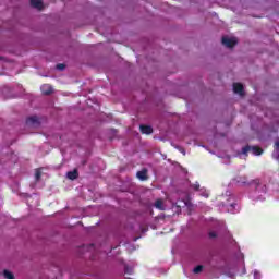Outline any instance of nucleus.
<instances>
[{
  "instance_id": "13",
  "label": "nucleus",
  "mask_w": 279,
  "mask_h": 279,
  "mask_svg": "<svg viewBox=\"0 0 279 279\" xmlns=\"http://www.w3.org/2000/svg\"><path fill=\"white\" fill-rule=\"evenodd\" d=\"M43 178V172L40 170L35 171V180L38 182Z\"/></svg>"
},
{
  "instance_id": "3",
  "label": "nucleus",
  "mask_w": 279,
  "mask_h": 279,
  "mask_svg": "<svg viewBox=\"0 0 279 279\" xmlns=\"http://www.w3.org/2000/svg\"><path fill=\"white\" fill-rule=\"evenodd\" d=\"M221 43H222V45H225V47L232 49V47H234L238 41L235 38L222 37Z\"/></svg>"
},
{
  "instance_id": "4",
  "label": "nucleus",
  "mask_w": 279,
  "mask_h": 279,
  "mask_svg": "<svg viewBox=\"0 0 279 279\" xmlns=\"http://www.w3.org/2000/svg\"><path fill=\"white\" fill-rule=\"evenodd\" d=\"M233 92L236 95H241L242 97H243V95H245L243 84H241V83H233Z\"/></svg>"
},
{
  "instance_id": "5",
  "label": "nucleus",
  "mask_w": 279,
  "mask_h": 279,
  "mask_svg": "<svg viewBox=\"0 0 279 279\" xmlns=\"http://www.w3.org/2000/svg\"><path fill=\"white\" fill-rule=\"evenodd\" d=\"M140 131L142 134H148V135L154 134V129L149 125H144V124L140 125Z\"/></svg>"
},
{
  "instance_id": "14",
  "label": "nucleus",
  "mask_w": 279,
  "mask_h": 279,
  "mask_svg": "<svg viewBox=\"0 0 279 279\" xmlns=\"http://www.w3.org/2000/svg\"><path fill=\"white\" fill-rule=\"evenodd\" d=\"M204 270V266L198 265L194 268V274H202V271Z\"/></svg>"
},
{
  "instance_id": "16",
  "label": "nucleus",
  "mask_w": 279,
  "mask_h": 279,
  "mask_svg": "<svg viewBox=\"0 0 279 279\" xmlns=\"http://www.w3.org/2000/svg\"><path fill=\"white\" fill-rule=\"evenodd\" d=\"M208 236H209V239H217V232L210 231V232L208 233Z\"/></svg>"
},
{
  "instance_id": "12",
  "label": "nucleus",
  "mask_w": 279,
  "mask_h": 279,
  "mask_svg": "<svg viewBox=\"0 0 279 279\" xmlns=\"http://www.w3.org/2000/svg\"><path fill=\"white\" fill-rule=\"evenodd\" d=\"M3 276L5 279H14V274L10 272L9 270H4Z\"/></svg>"
},
{
  "instance_id": "11",
  "label": "nucleus",
  "mask_w": 279,
  "mask_h": 279,
  "mask_svg": "<svg viewBox=\"0 0 279 279\" xmlns=\"http://www.w3.org/2000/svg\"><path fill=\"white\" fill-rule=\"evenodd\" d=\"M155 208H157L158 210H165V203L162 202V199H157L155 202Z\"/></svg>"
},
{
  "instance_id": "9",
  "label": "nucleus",
  "mask_w": 279,
  "mask_h": 279,
  "mask_svg": "<svg viewBox=\"0 0 279 279\" xmlns=\"http://www.w3.org/2000/svg\"><path fill=\"white\" fill-rule=\"evenodd\" d=\"M31 5L36 10H43V0H31Z\"/></svg>"
},
{
  "instance_id": "17",
  "label": "nucleus",
  "mask_w": 279,
  "mask_h": 279,
  "mask_svg": "<svg viewBox=\"0 0 279 279\" xmlns=\"http://www.w3.org/2000/svg\"><path fill=\"white\" fill-rule=\"evenodd\" d=\"M192 187L194 189V191H199V184L197 182L192 184Z\"/></svg>"
},
{
  "instance_id": "20",
  "label": "nucleus",
  "mask_w": 279,
  "mask_h": 279,
  "mask_svg": "<svg viewBox=\"0 0 279 279\" xmlns=\"http://www.w3.org/2000/svg\"><path fill=\"white\" fill-rule=\"evenodd\" d=\"M202 195H203V197H207V198L209 197L207 192H204Z\"/></svg>"
},
{
  "instance_id": "10",
  "label": "nucleus",
  "mask_w": 279,
  "mask_h": 279,
  "mask_svg": "<svg viewBox=\"0 0 279 279\" xmlns=\"http://www.w3.org/2000/svg\"><path fill=\"white\" fill-rule=\"evenodd\" d=\"M138 180L145 181L147 180V169H143L142 171L137 172Z\"/></svg>"
},
{
  "instance_id": "2",
  "label": "nucleus",
  "mask_w": 279,
  "mask_h": 279,
  "mask_svg": "<svg viewBox=\"0 0 279 279\" xmlns=\"http://www.w3.org/2000/svg\"><path fill=\"white\" fill-rule=\"evenodd\" d=\"M252 183L255 185V191L257 193H267V184H265L260 179H255Z\"/></svg>"
},
{
  "instance_id": "6",
  "label": "nucleus",
  "mask_w": 279,
  "mask_h": 279,
  "mask_svg": "<svg viewBox=\"0 0 279 279\" xmlns=\"http://www.w3.org/2000/svg\"><path fill=\"white\" fill-rule=\"evenodd\" d=\"M41 93L43 95H51V93H53V87L49 84H45L41 86Z\"/></svg>"
},
{
  "instance_id": "18",
  "label": "nucleus",
  "mask_w": 279,
  "mask_h": 279,
  "mask_svg": "<svg viewBox=\"0 0 279 279\" xmlns=\"http://www.w3.org/2000/svg\"><path fill=\"white\" fill-rule=\"evenodd\" d=\"M274 149H275V150H278V149H279V140H277V141L275 142Z\"/></svg>"
},
{
  "instance_id": "7",
  "label": "nucleus",
  "mask_w": 279,
  "mask_h": 279,
  "mask_svg": "<svg viewBox=\"0 0 279 279\" xmlns=\"http://www.w3.org/2000/svg\"><path fill=\"white\" fill-rule=\"evenodd\" d=\"M66 178L69 180H77V178H80V172L77 171V169H74L73 171H69L66 173Z\"/></svg>"
},
{
  "instance_id": "19",
  "label": "nucleus",
  "mask_w": 279,
  "mask_h": 279,
  "mask_svg": "<svg viewBox=\"0 0 279 279\" xmlns=\"http://www.w3.org/2000/svg\"><path fill=\"white\" fill-rule=\"evenodd\" d=\"M124 271L125 274H132V268L125 266Z\"/></svg>"
},
{
  "instance_id": "1",
  "label": "nucleus",
  "mask_w": 279,
  "mask_h": 279,
  "mask_svg": "<svg viewBox=\"0 0 279 279\" xmlns=\"http://www.w3.org/2000/svg\"><path fill=\"white\" fill-rule=\"evenodd\" d=\"M248 151H252L254 156H260L263 154V148L258 146H250V145H246L242 148V154H244V156H247Z\"/></svg>"
},
{
  "instance_id": "8",
  "label": "nucleus",
  "mask_w": 279,
  "mask_h": 279,
  "mask_svg": "<svg viewBox=\"0 0 279 279\" xmlns=\"http://www.w3.org/2000/svg\"><path fill=\"white\" fill-rule=\"evenodd\" d=\"M26 125H38V117L32 116L26 119Z\"/></svg>"
},
{
  "instance_id": "15",
  "label": "nucleus",
  "mask_w": 279,
  "mask_h": 279,
  "mask_svg": "<svg viewBox=\"0 0 279 279\" xmlns=\"http://www.w3.org/2000/svg\"><path fill=\"white\" fill-rule=\"evenodd\" d=\"M57 69L58 71H64V69H66V65L64 63H59L57 64Z\"/></svg>"
},
{
  "instance_id": "21",
  "label": "nucleus",
  "mask_w": 279,
  "mask_h": 279,
  "mask_svg": "<svg viewBox=\"0 0 279 279\" xmlns=\"http://www.w3.org/2000/svg\"><path fill=\"white\" fill-rule=\"evenodd\" d=\"M184 206H189V202H184Z\"/></svg>"
}]
</instances>
